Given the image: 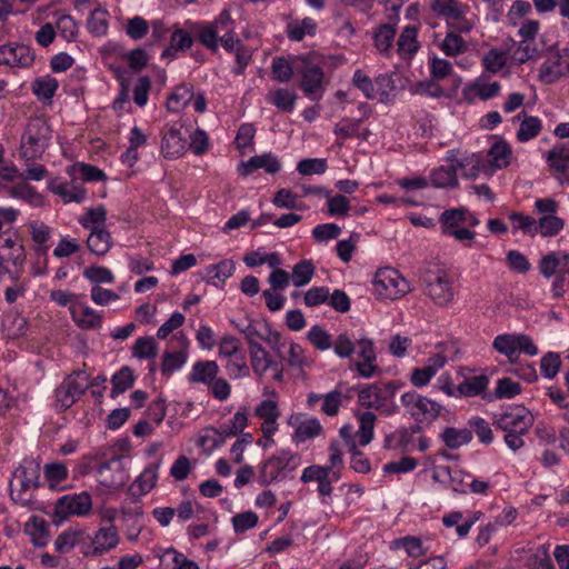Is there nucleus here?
Returning a JSON list of instances; mask_svg holds the SVG:
<instances>
[{
  "label": "nucleus",
  "mask_w": 569,
  "mask_h": 569,
  "mask_svg": "<svg viewBox=\"0 0 569 569\" xmlns=\"http://www.w3.org/2000/svg\"><path fill=\"white\" fill-rule=\"evenodd\" d=\"M400 548L405 549L407 555L412 558H418L426 553L421 539L415 536H406L391 542V549Z\"/></svg>",
  "instance_id": "nucleus-43"
},
{
  "label": "nucleus",
  "mask_w": 569,
  "mask_h": 569,
  "mask_svg": "<svg viewBox=\"0 0 569 569\" xmlns=\"http://www.w3.org/2000/svg\"><path fill=\"white\" fill-rule=\"evenodd\" d=\"M440 439L448 449L456 450L472 440V431L467 428L457 429L453 427H447L441 432Z\"/></svg>",
  "instance_id": "nucleus-29"
},
{
  "label": "nucleus",
  "mask_w": 569,
  "mask_h": 569,
  "mask_svg": "<svg viewBox=\"0 0 569 569\" xmlns=\"http://www.w3.org/2000/svg\"><path fill=\"white\" fill-rule=\"evenodd\" d=\"M489 385V378L486 375L467 377L457 387V391L463 397H476L481 395Z\"/></svg>",
  "instance_id": "nucleus-33"
},
{
  "label": "nucleus",
  "mask_w": 569,
  "mask_h": 569,
  "mask_svg": "<svg viewBox=\"0 0 569 569\" xmlns=\"http://www.w3.org/2000/svg\"><path fill=\"white\" fill-rule=\"evenodd\" d=\"M430 7L437 16L446 19L448 29L469 32L473 28V22L466 17L469 7L458 0H432Z\"/></svg>",
  "instance_id": "nucleus-7"
},
{
  "label": "nucleus",
  "mask_w": 569,
  "mask_h": 569,
  "mask_svg": "<svg viewBox=\"0 0 569 569\" xmlns=\"http://www.w3.org/2000/svg\"><path fill=\"white\" fill-rule=\"evenodd\" d=\"M359 430L357 437L359 438L360 446H367L373 437V427L376 422L375 413L370 411L362 412L359 417Z\"/></svg>",
  "instance_id": "nucleus-47"
},
{
  "label": "nucleus",
  "mask_w": 569,
  "mask_h": 569,
  "mask_svg": "<svg viewBox=\"0 0 569 569\" xmlns=\"http://www.w3.org/2000/svg\"><path fill=\"white\" fill-rule=\"evenodd\" d=\"M301 62L296 67L301 76V90L312 99H319L323 92V71L320 66L315 63L310 57L298 58Z\"/></svg>",
  "instance_id": "nucleus-11"
},
{
  "label": "nucleus",
  "mask_w": 569,
  "mask_h": 569,
  "mask_svg": "<svg viewBox=\"0 0 569 569\" xmlns=\"http://www.w3.org/2000/svg\"><path fill=\"white\" fill-rule=\"evenodd\" d=\"M248 425V415L246 410L237 411L229 423H226L219 428V432L226 437H233L242 433L243 429Z\"/></svg>",
  "instance_id": "nucleus-53"
},
{
  "label": "nucleus",
  "mask_w": 569,
  "mask_h": 569,
  "mask_svg": "<svg viewBox=\"0 0 569 569\" xmlns=\"http://www.w3.org/2000/svg\"><path fill=\"white\" fill-rule=\"evenodd\" d=\"M187 140L179 129L171 127L162 137L161 153L164 158L176 159L184 153Z\"/></svg>",
  "instance_id": "nucleus-20"
},
{
  "label": "nucleus",
  "mask_w": 569,
  "mask_h": 569,
  "mask_svg": "<svg viewBox=\"0 0 569 569\" xmlns=\"http://www.w3.org/2000/svg\"><path fill=\"white\" fill-rule=\"evenodd\" d=\"M317 23L312 18L293 20L287 24V36L291 41H301L305 36H315Z\"/></svg>",
  "instance_id": "nucleus-35"
},
{
  "label": "nucleus",
  "mask_w": 569,
  "mask_h": 569,
  "mask_svg": "<svg viewBox=\"0 0 569 569\" xmlns=\"http://www.w3.org/2000/svg\"><path fill=\"white\" fill-rule=\"evenodd\" d=\"M522 388L519 382L510 378H501L497 381V387L493 392L495 399H511L520 395Z\"/></svg>",
  "instance_id": "nucleus-51"
},
{
  "label": "nucleus",
  "mask_w": 569,
  "mask_h": 569,
  "mask_svg": "<svg viewBox=\"0 0 569 569\" xmlns=\"http://www.w3.org/2000/svg\"><path fill=\"white\" fill-rule=\"evenodd\" d=\"M230 52H234L237 67L233 72L236 74H242L252 58V51L246 47L239 39L234 42V47Z\"/></svg>",
  "instance_id": "nucleus-57"
},
{
  "label": "nucleus",
  "mask_w": 569,
  "mask_h": 569,
  "mask_svg": "<svg viewBox=\"0 0 569 569\" xmlns=\"http://www.w3.org/2000/svg\"><path fill=\"white\" fill-rule=\"evenodd\" d=\"M36 54L29 46L18 42L0 44V66L30 68Z\"/></svg>",
  "instance_id": "nucleus-14"
},
{
  "label": "nucleus",
  "mask_w": 569,
  "mask_h": 569,
  "mask_svg": "<svg viewBox=\"0 0 569 569\" xmlns=\"http://www.w3.org/2000/svg\"><path fill=\"white\" fill-rule=\"evenodd\" d=\"M288 423L295 427L293 439L297 442H303L307 439L315 438L322 432V426L316 418L303 419L301 413L292 415Z\"/></svg>",
  "instance_id": "nucleus-17"
},
{
  "label": "nucleus",
  "mask_w": 569,
  "mask_h": 569,
  "mask_svg": "<svg viewBox=\"0 0 569 569\" xmlns=\"http://www.w3.org/2000/svg\"><path fill=\"white\" fill-rule=\"evenodd\" d=\"M468 221V210L466 208H453L445 210L440 216L442 233L447 234L451 229L458 228L460 223Z\"/></svg>",
  "instance_id": "nucleus-38"
},
{
  "label": "nucleus",
  "mask_w": 569,
  "mask_h": 569,
  "mask_svg": "<svg viewBox=\"0 0 569 569\" xmlns=\"http://www.w3.org/2000/svg\"><path fill=\"white\" fill-rule=\"evenodd\" d=\"M561 365L559 353L548 352L540 361V370L545 378L552 379L557 376Z\"/></svg>",
  "instance_id": "nucleus-59"
},
{
  "label": "nucleus",
  "mask_w": 569,
  "mask_h": 569,
  "mask_svg": "<svg viewBox=\"0 0 569 569\" xmlns=\"http://www.w3.org/2000/svg\"><path fill=\"white\" fill-rule=\"evenodd\" d=\"M57 30L67 41H72L78 34V26L71 16L63 14L57 20Z\"/></svg>",
  "instance_id": "nucleus-64"
},
{
  "label": "nucleus",
  "mask_w": 569,
  "mask_h": 569,
  "mask_svg": "<svg viewBox=\"0 0 569 569\" xmlns=\"http://www.w3.org/2000/svg\"><path fill=\"white\" fill-rule=\"evenodd\" d=\"M565 226V221L556 214L542 216L537 221L536 233H541L543 237H553L558 234Z\"/></svg>",
  "instance_id": "nucleus-42"
},
{
  "label": "nucleus",
  "mask_w": 569,
  "mask_h": 569,
  "mask_svg": "<svg viewBox=\"0 0 569 569\" xmlns=\"http://www.w3.org/2000/svg\"><path fill=\"white\" fill-rule=\"evenodd\" d=\"M132 355L139 359H153L157 356V343L152 337H140L132 347Z\"/></svg>",
  "instance_id": "nucleus-50"
},
{
  "label": "nucleus",
  "mask_w": 569,
  "mask_h": 569,
  "mask_svg": "<svg viewBox=\"0 0 569 569\" xmlns=\"http://www.w3.org/2000/svg\"><path fill=\"white\" fill-rule=\"evenodd\" d=\"M533 416L525 407L518 406L495 415L493 425L505 432L527 433L533 425Z\"/></svg>",
  "instance_id": "nucleus-12"
},
{
  "label": "nucleus",
  "mask_w": 569,
  "mask_h": 569,
  "mask_svg": "<svg viewBox=\"0 0 569 569\" xmlns=\"http://www.w3.org/2000/svg\"><path fill=\"white\" fill-rule=\"evenodd\" d=\"M413 440L412 432L406 427L397 429L393 433L386 437V447L393 449L408 450Z\"/></svg>",
  "instance_id": "nucleus-52"
},
{
  "label": "nucleus",
  "mask_w": 569,
  "mask_h": 569,
  "mask_svg": "<svg viewBox=\"0 0 569 569\" xmlns=\"http://www.w3.org/2000/svg\"><path fill=\"white\" fill-rule=\"evenodd\" d=\"M26 532L32 537V541L37 547H43L48 540L47 522L38 517L31 518L26 525Z\"/></svg>",
  "instance_id": "nucleus-44"
},
{
  "label": "nucleus",
  "mask_w": 569,
  "mask_h": 569,
  "mask_svg": "<svg viewBox=\"0 0 569 569\" xmlns=\"http://www.w3.org/2000/svg\"><path fill=\"white\" fill-rule=\"evenodd\" d=\"M361 119L343 118L335 126L333 132L341 139H350L358 134Z\"/></svg>",
  "instance_id": "nucleus-62"
},
{
  "label": "nucleus",
  "mask_w": 569,
  "mask_h": 569,
  "mask_svg": "<svg viewBox=\"0 0 569 569\" xmlns=\"http://www.w3.org/2000/svg\"><path fill=\"white\" fill-rule=\"evenodd\" d=\"M569 76V49L565 48L551 53L539 69V78L545 83H555Z\"/></svg>",
  "instance_id": "nucleus-15"
},
{
  "label": "nucleus",
  "mask_w": 569,
  "mask_h": 569,
  "mask_svg": "<svg viewBox=\"0 0 569 569\" xmlns=\"http://www.w3.org/2000/svg\"><path fill=\"white\" fill-rule=\"evenodd\" d=\"M107 219V211L103 206L90 208L87 212L79 218L80 224L88 230H96L104 228Z\"/></svg>",
  "instance_id": "nucleus-41"
},
{
  "label": "nucleus",
  "mask_w": 569,
  "mask_h": 569,
  "mask_svg": "<svg viewBox=\"0 0 569 569\" xmlns=\"http://www.w3.org/2000/svg\"><path fill=\"white\" fill-rule=\"evenodd\" d=\"M219 366L213 360L197 361L189 375V381L192 383L211 385L217 378Z\"/></svg>",
  "instance_id": "nucleus-25"
},
{
  "label": "nucleus",
  "mask_w": 569,
  "mask_h": 569,
  "mask_svg": "<svg viewBox=\"0 0 569 569\" xmlns=\"http://www.w3.org/2000/svg\"><path fill=\"white\" fill-rule=\"evenodd\" d=\"M569 260V253L565 251H552L543 256L539 262V271L550 278L561 271L562 266Z\"/></svg>",
  "instance_id": "nucleus-26"
},
{
  "label": "nucleus",
  "mask_w": 569,
  "mask_h": 569,
  "mask_svg": "<svg viewBox=\"0 0 569 569\" xmlns=\"http://www.w3.org/2000/svg\"><path fill=\"white\" fill-rule=\"evenodd\" d=\"M507 51L511 59L518 64H523L529 60H536L541 56V50L537 47L535 40H521L518 43L512 41V46L508 48Z\"/></svg>",
  "instance_id": "nucleus-23"
},
{
  "label": "nucleus",
  "mask_w": 569,
  "mask_h": 569,
  "mask_svg": "<svg viewBox=\"0 0 569 569\" xmlns=\"http://www.w3.org/2000/svg\"><path fill=\"white\" fill-rule=\"evenodd\" d=\"M521 117L523 119L517 132V139L520 142H527L540 133L541 120L538 117L527 116L525 111L520 112L513 120H520Z\"/></svg>",
  "instance_id": "nucleus-30"
},
{
  "label": "nucleus",
  "mask_w": 569,
  "mask_h": 569,
  "mask_svg": "<svg viewBox=\"0 0 569 569\" xmlns=\"http://www.w3.org/2000/svg\"><path fill=\"white\" fill-rule=\"evenodd\" d=\"M546 160L556 171V179L560 184H569V141L556 144L548 151Z\"/></svg>",
  "instance_id": "nucleus-16"
},
{
  "label": "nucleus",
  "mask_w": 569,
  "mask_h": 569,
  "mask_svg": "<svg viewBox=\"0 0 569 569\" xmlns=\"http://www.w3.org/2000/svg\"><path fill=\"white\" fill-rule=\"evenodd\" d=\"M40 465L32 459H26L14 470L10 481V497L21 507H32L33 491L40 486Z\"/></svg>",
  "instance_id": "nucleus-2"
},
{
  "label": "nucleus",
  "mask_w": 569,
  "mask_h": 569,
  "mask_svg": "<svg viewBox=\"0 0 569 569\" xmlns=\"http://www.w3.org/2000/svg\"><path fill=\"white\" fill-rule=\"evenodd\" d=\"M396 33V27L390 23H382L377 27V29L373 31V43L376 49L380 53L389 56Z\"/></svg>",
  "instance_id": "nucleus-28"
},
{
  "label": "nucleus",
  "mask_w": 569,
  "mask_h": 569,
  "mask_svg": "<svg viewBox=\"0 0 569 569\" xmlns=\"http://www.w3.org/2000/svg\"><path fill=\"white\" fill-rule=\"evenodd\" d=\"M430 180L436 188H455L458 186L457 167L441 166L431 171Z\"/></svg>",
  "instance_id": "nucleus-31"
},
{
  "label": "nucleus",
  "mask_w": 569,
  "mask_h": 569,
  "mask_svg": "<svg viewBox=\"0 0 569 569\" xmlns=\"http://www.w3.org/2000/svg\"><path fill=\"white\" fill-rule=\"evenodd\" d=\"M226 370L232 379L248 377L250 375V368L247 365L246 356L241 352L232 358H228Z\"/></svg>",
  "instance_id": "nucleus-55"
},
{
  "label": "nucleus",
  "mask_w": 569,
  "mask_h": 569,
  "mask_svg": "<svg viewBox=\"0 0 569 569\" xmlns=\"http://www.w3.org/2000/svg\"><path fill=\"white\" fill-rule=\"evenodd\" d=\"M193 88L190 84L182 83L173 90L167 101V108L171 112H178L183 109L193 99Z\"/></svg>",
  "instance_id": "nucleus-34"
},
{
  "label": "nucleus",
  "mask_w": 569,
  "mask_h": 569,
  "mask_svg": "<svg viewBox=\"0 0 569 569\" xmlns=\"http://www.w3.org/2000/svg\"><path fill=\"white\" fill-rule=\"evenodd\" d=\"M92 500L87 491L60 497L54 505V517L59 522L70 516H86L91 511Z\"/></svg>",
  "instance_id": "nucleus-13"
},
{
  "label": "nucleus",
  "mask_w": 569,
  "mask_h": 569,
  "mask_svg": "<svg viewBox=\"0 0 569 569\" xmlns=\"http://www.w3.org/2000/svg\"><path fill=\"white\" fill-rule=\"evenodd\" d=\"M89 388V376L77 371L68 376L56 389V406L64 411L76 403Z\"/></svg>",
  "instance_id": "nucleus-9"
},
{
  "label": "nucleus",
  "mask_w": 569,
  "mask_h": 569,
  "mask_svg": "<svg viewBox=\"0 0 569 569\" xmlns=\"http://www.w3.org/2000/svg\"><path fill=\"white\" fill-rule=\"evenodd\" d=\"M418 28L407 26L402 29L397 40V52L401 58H411L420 48L417 40Z\"/></svg>",
  "instance_id": "nucleus-24"
},
{
  "label": "nucleus",
  "mask_w": 569,
  "mask_h": 569,
  "mask_svg": "<svg viewBox=\"0 0 569 569\" xmlns=\"http://www.w3.org/2000/svg\"><path fill=\"white\" fill-rule=\"evenodd\" d=\"M455 29H448V32L440 44V49L446 56L456 57L467 50L466 41Z\"/></svg>",
  "instance_id": "nucleus-37"
},
{
  "label": "nucleus",
  "mask_w": 569,
  "mask_h": 569,
  "mask_svg": "<svg viewBox=\"0 0 569 569\" xmlns=\"http://www.w3.org/2000/svg\"><path fill=\"white\" fill-rule=\"evenodd\" d=\"M264 169L268 173H276L280 170L281 164L277 157L271 153H263L261 156H254L247 162H242L239 166L240 174L247 177L258 169Z\"/></svg>",
  "instance_id": "nucleus-18"
},
{
  "label": "nucleus",
  "mask_w": 569,
  "mask_h": 569,
  "mask_svg": "<svg viewBox=\"0 0 569 569\" xmlns=\"http://www.w3.org/2000/svg\"><path fill=\"white\" fill-rule=\"evenodd\" d=\"M359 403L368 409H380L383 406V398L376 385L362 388L358 393Z\"/></svg>",
  "instance_id": "nucleus-45"
},
{
  "label": "nucleus",
  "mask_w": 569,
  "mask_h": 569,
  "mask_svg": "<svg viewBox=\"0 0 569 569\" xmlns=\"http://www.w3.org/2000/svg\"><path fill=\"white\" fill-rule=\"evenodd\" d=\"M118 542L119 536L114 526L99 529L93 539L94 550L99 553L113 549Z\"/></svg>",
  "instance_id": "nucleus-36"
},
{
  "label": "nucleus",
  "mask_w": 569,
  "mask_h": 569,
  "mask_svg": "<svg viewBox=\"0 0 569 569\" xmlns=\"http://www.w3.org/2000/svg\"><path fill=\"white\" fill-rule=\"evenodd\" d=\"M511 148L506 141L496 142L488 152V161L497 169L506 168L510 163Z\"/></svg>",
  "instance_id": "nucleus-39"
},
{
  "label": "nucleus",
  "mask_w": 569,
  "mask_h": 569,
  "mask_svg": "<svg viewBox=\"0 0 569 569\" xmlns=\"http://www.w3.org/2000/svg\"><path fill=\"white\" fill-rule=\"evenodd\" d=\"M160 462L149 465L130 486L132 496L147 495L157 483Z\"/></svg>",
  "instance_id": "nucleus-22"
},
{
  "label": "nucleus",
  "mask_w": 569,
  "mask_h": 569,
  "mask_svg": "<svg viewBox=\"0 0 569 569\" xmlns=\"http://www.w3.org/2000/svg\"><path fill=\"white\" fill-rule=\"evenodd\" d=\"M258 516L253 511H246L237 513L232 517V526L236 533H243L247 530L253 528L258 523Z\"/></svg>",
  "instance_id": "nucleus-58"
},
{
  "label": "nucleus",
  "mask_w": 569,
  "mask_h": 569,
  "mask_svg": "<svg viewBox=\"0 0 569 569\" xmlns=\"http://www.w3.org/2000/svg\"><path fill=\"white\" fill-rule=\"evenodd\" d=\"M198 37L200 42L212 52L218 51V43L226 51H231L234 42L239 40L234 32V20L228 10H223L212 22L200 23Z\"/></svg>",
  "instance_id": "nucleus-1"
},
{
  "label": "nucleus",
  "mask_w": 569,
  "mask_h": 569,
  "mask_svg": "<svg viewBox=\"0 0 569 569\" xmlns=\"http://www.w3.org/2000/svg\"><path fill=\"white\" fill-rule=\"evenodd\" d=\"M423 292L437 305L445 307L453 300L455 291L449 273L439 267L425 268L420 274Z\"/></svg>",
  "instance_id": "nucleus-4"
},
{
  "label": "nucleus",
  "mask_w": 569,
  "mask_h": 569,
  "mask_svg": "<svg viewBox=\"0 0 569 569\" xmlns=\"http://www.w3.org/2000/svg\"><path fill=\"white\" fill-rule=\"evenodd\" d=\"M315 273V267L310 260H301L292 270L291 280L296 287H303L310 282Z\"/></svg>",
  "instance_id": "nucleus-49"
},
{
  "label": "nucleus",
  "mask_w": 569,
  "mask_h": 569,
  "mask_svg": "<svg viewBox=\"0 0 569 569\" xmlns=\"http://www.w3.org/2000/svg\"><path fill=\"white\" fill-rule=\"evenodd\" d=\"M51 132L49 123L43 118L30 119L21 137L22 158L27 161L41 158L50 143Z\"/></svg>",
  "instance_id": "nucleus-3"
},
{
  "label": "nucleus",
  "mask_w": 569,
  "mask_h": 569,
  "mask_svg": "<svg viewBox=\"0 0 569 569\" xmlns=\"http://www.w3.org/2000/svg\"><path fill=\"white\" fill-rule=\"evenodd\" d=\"M192 44V39L190 34L181 29L174 31L171 36L170 47L166 48L161 54V57H170L172 50H186L189 49Z\"/></svg>",
  "instance_id": "nucleus-56"
},
{
  "label": "nucleus",
  "mask_w": 569,
  "mask_h": 569,
  "mask_svg": "<svg viewBox=\"0 0 569 569\" xmlns=\"http://www.w3.org/2000/svg\"><path fill=\"white\" fill-rule=\"evenodd\" d=\"M406 412L418 423H431L442 410V406L417 391H408L400 398Z\"/></svg>",
  "instance_id": "nucleus-6"
},
{
  "label": "nucleus",
  "mask_w": 569,
  "mask_h": 569,
  "mask_svg": "<svg viewBox=\"0 0 569 569\" xmlns=\"http://www.w3.org/2000/svg\"><path fill=\"white\" fill-rule=\"evenodd\" d=\"M299 457L289 451H281L278 456H273L266 460L259 471V482L268 486L271 482L286 477L287 471L297 468Z\"/></svg>",
  "instance_id": "nucleus-10"
},
{
  "label": "nucleus",
  "mask_w": 569,
  "mask_h": 569,
  "mask_svg": "<svg viewBox=\"0 0 569 569\" xmlns=\"http://www.w3.org/2000/svg\"><path fill=\"white\" fill-rule=\"evenodd\" d=\"M373 286L377 295L391 300L398 299L411 290L408 280L398 270L388 267L376 272Z\"/></svg>",
  "instance_id": "nucleus-8"
},
{
  "label": "nucleus",
  "mask_w": 569,
  "mask_h": 569,
  "mask_svg": "<svg viewBox=\"0 0 569 569\" xmlns=\"http://www.w3.org/2000/svg\"><path fill=\"white\" fill-rule=\"evenodd\" d=\"M249 357L251 369L258 379H261L271 367H277V360L262 345L253 346V349L249 350Z\"/></svg>",
  "instance_id": "nucleus-21"
},
{
  "label": "nucleus",
  "mask_w": 569,
  "mask_h": 569,
  "mask_svg": "<svg viewBox=\"0 0 569 569\" xmlns=\"http://www.w3.org/2000/svg\"><path fill=\"white\" fill-rule=\"evenodd\" d=\"M187 360L183 351L164 352L161 366L162 373L170 376L173 371L180 369Z\"/></svg>",
  "instance_id": "nucleus-61"
},
{
  "label": "nucleus",
  "mask_w": 569,
  "mask_h": 569,
  "mask_svg": "<svg viewBox=\"0 0 569 569\" xmlns=\"http://www.w3.org/2000/svg\"><path fill=\"white\" fill-rule=\"evenodd\" d=\"M507 63V52L500 51L498 49H491L489 50L482 58V66L483 68L491 72L497 73Z\"/></svg>",
  "instance_id": "nucleus-54"
},
{
  "label": "nucleus",
  "mask_w": 569,
  "mask_h": 569,
  "mask_svg": "<svg viewBox=\"0 0 569 569\" xmlns=\"http://www.w3.org/2000/svg\"><path fill=\"white\" fill-rule=\"evenodd\" d=\"M297 170L303 176L321 174L327 170L326 159H303L297 164Z\"/></svg>",
  "instance_id": "nucleus-63"
},
{
  "label": "nucleus",
  "mask_w": 569,
  "mask_h": 569,
  "mask_svg": "<svg viewBox=\"0 0 569 569\" xmlns=\"http://www.w3.org/2000/svg\"><path fill=\"white\" fill-rule=\"evenodd\" d=\"M492 348L498 353L507 357L510 363H517L520 353L529 357L538 355V347L528 335L502 333L495 337Z\"/></svg>",
  "instance_id": "nucleus-5"
},
{
  "label": "nucleus",
  "mask_w": 569,
  "mask_h": 569,
  "mask_svg": "<svg viewBox=\"0 0 569 569\" xmlns=\"http://www.w3.org/2000/svg\"><path fill=\"white\" fill-rule=\"evenodd\" d=\"M70 312L73 321L82 329H96L101 326L102 317L89 306L73 302Z\"/></svg>",
  "instance_id": "nucleus-19"
},
{
  "label": "nucleus",
  "mask_w": 569,
  "mask_h": 569,
  "mask_svg": "<svg viewBox=\"0 0 569 569\" xmlns=\"http://www.w3.org/2000/svg\"><path fill=\"white\" fill-rule=\"evenodd\" d=\"M83 277L93 283H112L114 281L113 273L106 267L91 266L83 271Z\"/></svg>",
  "instance_id": "nucleus-60"
},
{
  "label": "nucleus",
  "mask_w": 569,
  "mask_h": 569,
  "mask_svg": "<svg viewBox=\"0 0 569 569\" xmlns=\"http://www.w3.org/2000/svg\"><path fill=\"white\" fill-rule=\"evenodd\" d=\"M136 377L133 375V370L123 366L120 370H118L111 378L112 389H111V398H117L119 395L124 393L127 390L131 389L134 385Z\"/></svg>",
  "instance_id": "nucleus-32"
},
{
  "label": "nucleus",
  "mask_w": 569,
  "mask_h": 569,
  "mask_svg": "<svg viewBox=\"0 0 569 569\" xmlns=\"http://www.w3.org/2000/svg\"><path fill=\"white\" fill-rule=\"evenodd\" d=\"M88 249L96 256H104L112 247V237L106 228L91 230L87 239Z\"/></svg>",
  "instance_id": "nucleus-27"
},
{
  "label": "nucleus",
  "mask_w": 569,
  "mask_h": 569,
  "mask_svg": "<svg viewBox=\"0 0 569 569\" xmlns=\"http://www.w3.org/2000/svg\"><path fill=\"white\" fill-rule=\"evenodd\" d=\"M297 94L284 88H278L267 96V100L284 112H291L295 108Z\"/></svg>",
  "instance_id": "nucleus-40"
},
{
  "label": "nucleus",
  "mask_w": 569,
  "mask_h": 569,
  "mask_svg": "<svg viewBox=\"0 0 569 569\" xmlns=\"http://www.w3.org/2000/svg\"><path fill=\"white\" fill-rule=\"evenodd\" d=\"M293 74V67L284 57H274L271 64V77L278 82H289Z\"/></svg>",
  "instance_id": "nucleus-48"
},
{
  "label": "nucleus",
  "mask_w": 569,
  "mask_h": 569,
  "mask_svg": "<svg viewBox=\"0 0 569 569\" xmlns=\"http://www.w3.org/2000/svg\"><path fill=\"white\" fill-rule=\"evenodd\" d=\"M57 89L58 81L50 76L38 78L32 83L33 93L42 100H51Z\"/></svg>",
  "instance_id": "nucleus-46"
}]
</instances>
